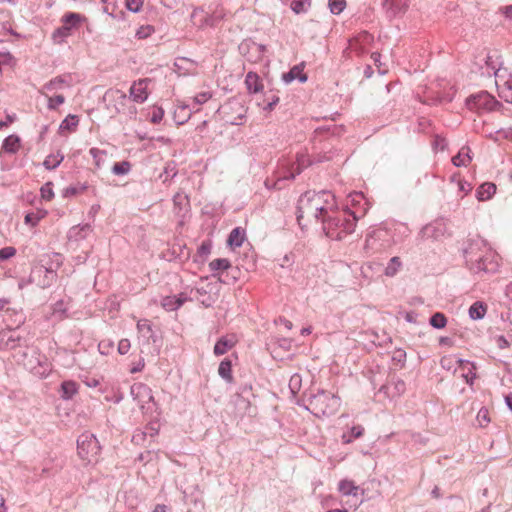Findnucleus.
<instances>
[{
	"instance_id": "obj_43",
	"label": "nucleus",
	"mask_w": 512,
	"mask_h": 512,
	"mask_svg": "<svg viewBox=\"0 0 512 512\" xmlns=\"http://www.w3.org/2000/svg\"><path fill=\"white\" fill-rule=\"evenodd\" d=\"M346 6L345 0H329V8L333 14H340Z\"/></svg>"
},
{
	"instance_id": "obj_8",
	"label": "nucleus",
	"mask_w": 512,
	"mask_h": 512,
	"mask_svg": "<svg viewBox=\"0 0 512 512\" xmlns=\"http://www.w3.org/2000/svg\"><path fill=\"white\" fill-rule=\"evenodd\" d=\"M151 80L148 78L135 81L130 87V97L137 103H143L147 100L149 92V84Z\"/></svg>"
},
{
	"instance_id": "obj_17",
	"label": "nucleus",
	"mask_w": 512,
	"mask_h": 512,
	"mask_svg": "<svg viewBox=\"0 0 512 512\" xmlns=\"http://www.w3.org/2000/svg\"><path fill=\"white\" fill-rule=\"evenodd\" d=\"M457 363L459 364V371L461 373V376L465 379L467 383H472V380L475 378V366L473 363L469 361L464 360H458Z\"/></svg>"
},
{
	"instance_id": "obj_60",
	"label": "nucleus",
	"mask_w": 512,
	"mask_h": 512,
	"mask_svg": "<svg viewBox=\"0 0 512 512\" xmlns=\"http://www.w3.org/2000/svg\"><path fill=\"white\" fill-rule=\"evenodd\" d=\"M440 343H441V344H445V345H452L451 340H450L449 338H447V337H443V338H441V339H440Z\"/></svg>"
},
{
	"instance_id": "obj_20",
	"label": "nucleus",
	"mask_w": 512,
	"mask_h": 512,
	"mask_svg": "<svg viewBox=\"0 0 512 512\" xmlns=\"http://www.w3.org/2000/svg\"><path fill=\"white\" fill-rule=\"evenodd\" d=\"M350 203L352 206L359 205L361 206L360 209L355 210L357 212L358 219L360 217H363L367 212V203L364 199L363 194L361 193H353L350 194Z\"/></svg>"
},
{
	"instance_id": "obj_3",
	"label": "nucleus",
	"mask_w": 512,
	"mask_h": 512,
	"mask_svg": "<svg viewBox=\"0 0 512 512\" xmlns=\"http://www.w3.org/2000/svg\"><path fill=\"white\" fill-rule=\"evenodd\" d=\"M86 21L87 18L80 13H65L61 18V26L52 33L54 43L60 44L64 42L67 37L72 35L74 30H77Z\"/></svg>"
},
{
	"instance_id": "obj_37",
	"label": "nucleus",
	"mask_w": 512,
	"mask_h": 512,
	"mask_svg": "<svg viewBox=\"0 0 512 512\" xmlns=\"http://www.w3.org/2000/svg\"><path fill=\"white\" fill-rule=\"evenodd\" d=\"M86 185H77V186H69L63 190L64 197L76 196L78 194H82L86 191Z\"/></svg>"
},
{
	"instance_id": "obj_51",
	"label": "nucleus",
	"mask_w": 512,
	"mask_h": 512,
	"mask_svg": "<svg viewBox=\"0 0 512 512\" xmlns=\"http://www.w3.org/2000/svg\"><path fill=\"white\" fill-rule=\"evenodd\" d=\"M90 154L92 155L94 161H95V165L97 167H100V162L103 158V156L106 154L105 151H102L98 148H91L90 149Z\"/></svg>"
},
{
	"instance_id": "obj_10",
	"label": "nucleus",
	"mask_w": 512,
	"mask_h": 512,
	"mask_svg": "<svg viewBox=\"0 0 512 512\" xmlns=\"http://www.w3.org/2000/svg\"><path fill=\"white\" fill-rule=\"evenodd\" d=\"M409 0H384L383 6L392 16L404 14L409 6Z\"/></svg>"
},
{
	"instance_id": "obj_22",
	"label": "nucleus",
	"mask_w": 512,
	"mask_h": 512,
	"mask_svg": "<svg viewBox=\"0 0 512 512\" xmlns=\"http://www.w3.org/2000/svg\"><path fill=\"white\" fill-rule=\"evenodd\" d=\"M496 192V185L490 182L482 184L477 190V198L486 201L492 198Z\"/></svg>"
},
{
	"instance_id": "obj_41",
	"label": "nucleus",
	"mask_w": 512,
	"mask_h": 512,
	"mask_svg": "<svg viewBox=\"0 0 512 512\" xmlns=\"http://www.w3.org/2000/svg\"><path fill=\"white\" fill-rule=\"evenodd\" d=\"M212 248V244L210 241H204L201 243L197 250V256L205 261L207 256L210 254Z\"/></svg>"
},
{
	"instance_id": "obj_14",
	"label": "nucleus",
	"mask_w": 512,
	"mask_h": 512,
	"mask_svg": "<svg viewBox=\"0 0 512 512\" xmlns=\"http://www.w3.org/2000/svg\"><path fill=\"white\" fill-rule=\"evenodd\" d=\"M245 85L249 93H259L263 90L264 85L259 77V75L255 72H248L245 77Z\"/></svg>"
},
{
	"instance_id": "obj_32",
	"label": "nucleus",
	"mask_w": 512,
	"mask_h": 512,
	"mask_svg": "<svg viewBox=\"0 0 512 512\" xmlns=\"http://www.w3.org/2000/svg\"><path fill=\"white\" fill-rule=\"evenodd\" d=\"M486 313V306L481 302H475L469 309V315L472 319H482Z\"/></svg>"
},
{
	"instance_id": "obj_50",
	"label": "nucleus",
	"mask_w": 512,
	"mask_h": 512,
	"mask_svg": "<svg viewBox=\"0 0 512 512\" xmlns=\"http://www.w3.org/2000/svg\"><path fill=\"white\" fill-rule=\"evenodd\" d=\"M459 359L453 356H444L440 360V364L444 369L450 370L453 368L454 363H457Z\"/></svg>"
},
{
	"instance_id": "obj_57",
	"label": "nucleus",
	"mask_w": 512,
	"mask_h": 512,
	"mask_svg": "<svg viewBox=\"0 0 512 512\" xmlns=\"http://www.w3.org/2000/svg\"><path fill=\"white\" fill-rule=\"evenodd\" d=\"M168 507L164 504H158L155 506L153 512H167Z\"/></svg>"
},
{
	"instance_id": "obj_28",
	"label": "nucleus",
	"mask_w": 512,
	"mask_h": 512,
	"mask_svg": "<svg viewBox=\"0 0 512 512\" xmlns=\"http://www.w3.org/2000/svg\"><path fill=\"white\" fill-rule=\"evenodd\" d=\"M20 148V138L16 135L8 136L2 145V149L8 153H15Z\"/></svg>"
},
{
	"instance_id": "obj_4",
	"label": "nucleus",
	"mask_w": 512,
	"mask_h": 512,
	"mask_svg": "<svg viewBox=\"0 0 512 512\" xmlns=\"http://www.w3.org/2000/svg\"><path fill=\"white\" fill-rule=\"evenodd\" d=\"M316 415L329 416L335 414L341 405L340 398L328 391L317 393L310 402Z\"/></svg>"
},
{
	"instance_id": "obj_34",
	"label": "nucleus",
	"mask_w": 512,
	"mask_h": 512,
	"mask_svg": "<svg viewBox=\"0 0 512 512\" xmlns=\"http://www.w3.org/2000/svg\"><path fill=\"white\" fill-rule=\"evenodd\" d=\"M364 428L360 425L351 428L350 434H343L342 441L345 444L351 443L354 439L359 438L363 435Z\"/></svg>"
},
{
	"instance_id": "obj_26",
	"label": "nucleus",
	"mask_w": 512,
	"mask_h": 512,
	"mask_svg": "<svg viewBox=\"0 0 512 512\" xmlns=\"http://www.w3.org/2000/svg\"><path fill=\"white\" fill-rule=\"evenodd\" d=\"M218 373L228 383H232L234 379L232 375L231 361L228 359H224L219 365Z\"/></svg>"
},
{
	"instance_id": "obj_1",
	"label": "nucleus",
	"mask_w": 512,
	"mask_h": 512,
	"mask_svg": "<svg viewBox=\"0 0 512 512\" xmlns=\"http://www.w3.org/2000/svg\"><path fill=\"white\" fill-rule=\"evenodd\" d=\"M336 207L335 196L331 192H306L298 202V223L307 227L319 221L324 222Z\"/></svg>"
},
{
	"instance_id": "obj_55",
	"label": "nucleus",
	"mask_w": 512,
	"mask_h": 512,
	"mask_svg": "<svg viewBox=\"0 0 512 512\" xmlns=\"http://www.w3.org/2000/svg\"><path fill=\"white\" fill-rule=\"evenodd\" d=\"M14 120H15L14 116L8 115L4 121H0V130L3 129L4 127L9 126L10 124H12L14 122Z\"/></svg>"
},
{
	"instance_id": "obj_12",
	"label": "nucleus",
	"mask_w": 512,
	"mask_h": 512,
	"mask_svg": "<svg viewBox=\"0 0 512 512\" xmlns=\"http://www.w3.org/2000/svg\"><path fill=\"white\" fill-rule=\"evenodd\" d=\"M71 86V83L69 81H67L66 78L64 77H57L53 80H51L50 82H48L44 87H43V94L45 96H48L49 94H55V93H58L60 90L64 89V88H68Z\"/></svg>"
},
{
	"instance_id": "obj_39",
	"label": "nucleus",
	"mask_w": 512,
	"mask_h": 512,
	"mask_svg": "<svg viewBox=\"0 0 512 512\" xmlns=\"http://www.w3.org/2000/svg\"><path fill=\"white\" fill-rule=\"evenodd\" d=\"M155 29L152 25H142L136 31V38L146 39L154 33Z\"/></svg>"
},
{
	"instance_id": "obj_54",
	"label": "nucleus",
	"mask_w": 512,
	"mask_h": 512,
	"mask_svg": "<svg viewBox=\"0 0 512 512\" xmlns=\"http://www.w3.org/2000/svg\"><path fill=\"white\" fill-rule=\"evenodd\" d=\"M499 11L507 18L512 20V5L501 7Z\"/></svg>"
},
{
	"instance_id": "obj_16",
	"label": "nucleus",
	"mask_w": 512,
	"mask_h": 512,
	"mask_svg": "<svg viewBox=\"0 0 512 512\" xmlns=\"http://www.w3.org/2000/svg\"><path fill=\"white\" fill-rule=\"evenodd\" d=\"M338 490L343 496H358L360 488L354 481L343 479L338 483Z\"/></svg>"
},
{
	"instance_id": "obj_11",
	"label": "nucleus",
	"mask_w": 512,
	"mask_h": 512,
	"mask_svg": "<svg viewBox=\"0 0 512 512\" xmlns=\"http://www.w3.org/2000/svg\"><path fill=\"white\" fill-rule=\"evenodd\" d=\"M478 270L486 272H495L498 268L497 256L494 252L488 251L478 261Z\"/></svg>"
},
{
	"instance_id": "obj_52",
	"label": "nucleus",
	"mask_w": 512,
	"mask_h": 512,
	"mask_svg": "<svg viewBox=\"0 0 512 512\" xmlns=\"http://www.w3.org/2000/svg\"><path fill=\"white\" fill-rule=\"evenodd\" d=\"M131 348V343L128 339H122L118 343V352L122 355L127 354Z\"/></svg>"
},
{
	"instance_id": "obj_33",
	"label": "nucleus",
	"mask_w": 512,
	"mask_h": 512,
	"mask_svg": "<svg viewBox=\"0 0 512 512\" xmlns=\"http://www.w3.org/2000/svg\"><path fill=\"white\" fill-rule=\"evenodd\" d=\"M401 265H402V263H401V260L399 257H397V256L392 257L385 269V275L389 276V277H393L394 275L397 274V272L401 268Z\"/></svg>"
},
{
	"instance_id": "obj_15",
	"label": "nucleus",
	"mask_w": 512,
	"mask_h": 512,
	"mask_svg": "<svg viewBox=\"0 0 512 512\" xmlns=\"http://www.w3.org/2000/svg\"><path fill=\"white\" fill-rule=\"evenodd\" d=\"M79 119L76 115L69 114L60 124L58 132L61 135H67L76 131Z\"/></svg>"
},
{
	"instance_id": "obj_49",
	"label": "nucleus",
	"mask_w": 512,
	"mask_h": 512,
	"mask_svg": "<svg viewBox=\"0 0 512 512\" xmlns=\"http://www.w3.org/2000/svg\"><path fill=\"white\" fill-rule=\"evenodd\" d=\"M164 117V110L161 107H154L150 121L154 124L160 123Z\"/></svg>"
},
{
	"instance_id": "obj_56",
	"label": "nucleus",
	"mask_w": 512,
	"mask_h": 512,
	"mask_svg": "<svg viewBox=\"0 0 512 512\" xmlns=\"http://www.w3.org/2000/svg\"><path fill=\"white\" fill-rule=\"evenodd\" d=\"M459 189L462 192H464V194H467L471 190V187H470L469 184L460 181L459 182Z\"/></svg>"
},
{
	"instance_id": "obj_64",
	"label": "nucleus",
	"mask_w": 512,
	"mask_h": 512,
	"mask_svg": "<svg viewBox=\"0 0 512 512\" xmlns=\"http://www.w3.org/2000/svg\"><path fill=\"white\" fill-rule=\"evenodd\" d=\"M327 512H348L346 509H331V510H328Z\"/></svg>"
},
{
	"instance_id": "obj_62",
	"label": "nucleus",
	"mask_w": 512,
	"mask_h": 512,
	"mask_svg": "<svg viewBox=\"0 0 512 512\" xmlns=\"http://www.w3.org/2000/svg\"><path fill=\"white\" fill-rule=\"evenodd\" d=\"M506 294L509 295V296H512V283L507 285V287H506Z\"/></svg>"
},
{
	"instance_id": "obj_45",
	"label": "nucleus",
	"mask_w": 512,
	"mask_h": 512,
	"mask_svg": "<svg viewBox=\"0 0 512 512\" xmlns=\"http://www.w3.org/2000/svg\"><path fill=\"white\" fill-rule=\"evenodd\" d=\"M41 197L47 201H50L54 197L53 185L51 182H47L41 187Z\"/></svg>"
},
{
	"instance_id": "obj_25",
	"label": "nucleus",
	"mask_w": 512,
	"mask_h": 512,
	"mask_svg": "<svg viewBox=\"0 0 512 512\" xmlns=\"http://www.w3.org/2000/svg\"><path fill=\"white\" fill-rule=\"evenodd\" d=\"M16 64L17 60L10 52H0V73L3 69L13 70Z\"/></svg>"
},
{
	"instance_id": "obj_58",
	"label": "nucleus",
	"mask_w": 512,
	"mask_h": 512,
	"mask_svg": "<svg viewBox=\"0 0 512 512\" xmlns=\"http://www.w3.org/2000/svg\"><path fill=\"white\" fill-rule=\"evenodd\" d=\"M505 401L509 409L512 411V393L505 396Z\"/></svg>"
},
{
	"instance_id": "obj_35",
	"label": "nucleus",
	"mask_w": 512,
	"mask_h": 512,
	"mask_svg": "<svg viewBox=\"0 0 512 512\" xmlns=\"http://www.w3.org/2000/svg\"><path fill=\"white\" fill-rule=\"evenodd\" d=\"M46 97L48 99V108L52 110L57 109L65 102V97L62 93L49 94Z\"/></svg>"
},
{
	"instance_id": "obj_18",
	"label": "nucleus",
	"mask_w": 512,
	"mask_h": 512,
	"mask_svg": "<svg viewBox=\"0 0 512 512\" xmlns=\"http://www.w3.org/2000/svg\"><path fill=\"white\" fill-rule=\"evenodd\" d=\"M310 163L311 161L309 155L306 152L298 153L296 157V162L292 166L293 171L290 176L293 178L295 177V175L300 174L304 168L310 165Z\"/></svg>"
},
{
	"instance_id": "obj_40",
	"label": "nucleus",
	"mask_w": 512,
	"mask_h": 512,
	"mask_svg": "<svg viewBox=\"0 0 512 512\" xmlns=\"http://www.w3.org/2000/svg\"><path fill=\"white\" fill-rule=\"evenodd\" d=\"M46 216L45 211H39L37 213H29L25 216L26 224H30L31 226H35L38 222Z\"/></svg>"
},
{
	"instance_id": "obj_61",
	"label": "nucleus",
	"mask_w": 512,
	"mask_h": 512,
	"mask_svg": "<svg viewBox=\"0 0 512 512\" xmlns=\"http://www.w3.org/2000/svg\"><path fill=\"white\" fill-rule=\"evenodd\" d=\"M311 333V328L310 327H307V328H303L301 330V334L302 335H309Z\"/></svg>"
},
{
	"instance_id": "obj_53",
	"label": "nucleus",
	"mask_w": 512,
	"mask_h": 512,
	"mask_svg": "<svg viewBox=\"0 0 512 512\" xmlns=\"http://www.w3.org/2000/svg\"><path fill=\"white\" fill-rule=\"evenodd\" d=\"M279 102V97L277 96H273L271 101L267 102L264 106H263V109L265 111H268V112H271L275 106L278 104Z\"/></svg>"
},
{
	"instance_id": "obj_21",
	"label": "nucleus",
	"mask_w": 512,
	"mask_h": 512,
	"mask_svg": "<svg viewBox=\"0 0 512 512\" xmlns=\"http://www.w3.org/2000/svg\"><path fill=\"white\" fill-rule=\"evenodd\" d=\"M244 239L245 231L240 227H236L231 231L227 243L230 247L236 248L240 247L243 244Z\"/></svg>"
},
{
	"instance_id": "obj_48",
	"label": "nucleus",
	"mask_w": 512,
	"mask_h": 512,
	"mask_svg": "<svg viewBox=\"0 0 512 512\" xmlns=\"http://www.w3.org/2000/svg\"><path fill=\"white\" fill-rule=\"evenodd\" d=\"M212 97L210 92H200L193 98V103L200 106Z\"/></svg>"
},
{
	"instance_id": "obj_24",
	"label": "nucleus",
	"mask_w": 512,
	"mask_h": 512,
	"mask_svg": "<svg viewBox=\"0 0 512 512\" xmlns=\"http://www.w3.org/2000/svg\"><path fill=\"white\" fill-rule=\"evenodd\" d=\"M191 116V111L188 109L186 105H177L173 118L176 121L177 125H182L188 121Z\"/></svg>"
},
{
	"instance_id": "obj_46",
	"label": "nucleus",
	"mask_w": 512,
	"mask_h": 512,
	"mask_svg": "<svg viewBox=\"0 0 512 512\" xmlns=\"http://www.w3.org/2000/svg\"><path fill=\"white\" fill-rule=\"evenodd\" d=\"M309 0H295L291 3V9L296 13H302L306 11V3H308Z\"/></svg>"
},
{
	"instance_id": "obj_29",
	"label": "nucleus",
	"mask_w": 512,
	"mask_h": 512,
	"mask_svg": "<svg viewBox=\"0 0 512 512\" xmlns=\"http://www.w3.org/2000/svg\"><path fill=\"white\" fill-rule=\"evenodd\" d=\"M78 384L74 381H64L61 385L62 398L71 399L75 394L78 393Z\"/></svg>"
},
{
	"instance_id": "obj_13",
	"label": "nucleus",
	"mask_w": 512,
	"mask_h": 512,
	"mask_svg": "<svg viewBox=\"0 0 512 512\" xmlns=\"http://www.w3.org/2000/svg\"><path fill=\"white\" fill-rule=\"evenodd\" d=\"M237 341L235 335L221 337L214 346V353L218 356L225 354L236 345Z\"/></svg>"
},
{
	"instance_id": "obj_36",
	"label": "nucleus",
	"mask_w": 512,
	"mask_h": 512,
	"mask_svg": "<svg viewBox=\"0 0 512 512\" xmlns=\"http://www.w3.org/2000/svg\"><path fill=\"white\" fill-rule=\"evenodd\" d=\"M131 170V164L128 161L117 162L113 165L112 171L116 175H125Z\"/></svg>"
},
{
	"instance_id": "obj_30",
	"label": "nucleus",
	"mask_w": 512,
	"mask_h": 512,
	"mask_svg": "<svg viewBox=\"0 0 512 512\" xmlns=\"http://www.w3.org/2000/svg\"><path fill=\"white\" fill-rule=\"evenodd\" d=\"M132 393L136 397L142 396L143 398H147V400H140L142 403L149 402L153 399L151 390L144 384H135L132 386Z\"/></svg>"
},
{
	"instance_id": "obj_5",
	"label": "nucleus",
	"mask_w": 512,
	"mask_h": 512,
	"mask_svg": "<svg viewBox=\"0 0 512 512\" xmlns=\"http://www.w3.org/2000/svg\"><path fill=\"white\" fill-rule=\"evenodd\" d=\"M79 457L87 464L96 463L100 454V446L96 437L92 434H82L77 441Z\"/></svg>"
},
{
	"instance_id": "obj_47",
	"label": "nucleus",
	"mask_w": 512,
	"mask_h": 512,
	"mask_svg": "<svg viewBox=\"0 0 512 512\" xmlns=\"http://www.w3.org/2000/svg\"><path fill=\"white\" fill-rule=\"evenodd\" d=\"M16 249L11 246L0 249V261L7 260L15 256Z\"/></svg>"
},
{
	"instance_id": "obj_9",
	"label": "nucleus",
	"mask_w": 512,
	"mask_h": 512,
	"mask_svg": "<svg viewBox=\"0 0 512 512\" xmlns=\"http://www.w3.org/2000/svg\"><path fill=\"white\" fill-rule=\"evenodd\" d=\"M188 301V297L185 293L179 295L166 296L161 300V306L166 311H175L180 308L185 302Z\"/></svg>"
},
{
	"instance_id": "obj_44",
	"label": "nucleus",
	"mask_w": 512,
	"mask_h": 512,
	"mask_svg": "<svg viewBox=\"0 0 512 512\" xmlns=\"http://www.w3.org/2000/svg\"><path fill=\"white\" fill-rule=\"evenodd\" d=\"M144 4V0H125V7L134 13L140 12Z\"/></svg>"
},
{
	"instance_id": "obj_59",
	"label": "nucleus",
	"mask_w": 512,
	"mask_h": 512,
	"mask_svg": "<svg viewBox=\"0 0 512 512\" xmlns=\"http://www.w3.org/2000/svg\"><path fill=\"white\" fill-rule=\"evenodd\" d=\"M0 512H6L5 500L2 495H0Z\"/></svg>"
},
{
	"instance_id": "obj_6",
	"label": "nucleus",
	"mask_w": 512,
	"mask_h": 512,
	"mask_svg": "<svg viewBox=\"0 0 512 512\" xmlns=\"http://www.w3.org/2000/svg\"><path fill=\"white\" fill-rule=\"evenodd\" d=\"M495 84L500 98L512 103V71L506 67H500L495 72Z\"/></svg>"
},
{
	"instance_id": "obj_63",
	"label": "nucleus",
	"mask_w": 512,
	"mask_h": 512,
	"mask_svg": "<svg viewBox=\"0 0 512 512\" xmlns=\"http://www.w3.org/2000/svg\"><path fill=\"white\" fill-rule=\"evenodd\" d=\"M8 304V301L5 299H0V309H3Z\"/></svg>"
},
{
	"instance_id": "obj_38",
	"label": "nucleus",
	"mask_w": 512,
	"mask_h": 512,
	"mask_svg": "<svg viewBox=\"0 0 512 512\" xmlns=\"http://www.w3.org/2000/svg\"><path fill=\"white\" fill-rule=\"evenodd\" d=\"M446 317L444 314L442 313H435L431 318H430V324L435 327V328H444L446 326Z\"/></svg>"
},
{
	"instance_id": "obj_7",
	"label": "nucleus",
	"mask_w": 512,
	"mask_h": 512,
	"mask_svg": "<svg viewBox=\"0 0 512 512\" xmlns=\"http://www.w3.org/2000/svg\"><path fill=\"white\" fill-rule=\"evenodd\" d=\"M498 102L486 91H481L467 99V106L472 111H492Z\"/></svg>"
},
{
	"instance_id": "obj_42",
	"label": "nucleus",
	"mask_w": 512,
	"mask_h": 512,
	"mask_svg": "<svg viewBox=\"0 0 512 512\" xmlns=\"http://www.w3.org/2000/svg\"><path fill=\"white\" fill-rule=\"evenodd\" d=\"M476 420L481 427H485L490 423L489 411L486 408H481L478 413Z\"/></svg>"
},
{
	"instance_id": "obj_23",
	"label": "nucleus",
	"mask_w": 512,
	"mask_h": 512,
	"mask_svg": "<svg viewBox=\"0 0 512 512\" xmlns=\"http://www.w3.org/2000/svg\"><path fill=\"white\" fill-rule=\"evenodd\" d=\"M470 148L462 147L457 155L452 158V162L455 166H467L471 162Z\"/></svg>"
},
{
	"instance_id": "obj_19",
	"label": "nucleus",
	"mask_w": 512,
	"mask_h": 512,
	"mask_svg": "<svg viewBox=\"0 0 512 512\" xmlns=\"http://www.w3.org/2000/svg\"><path fill=\"white\" fill-rule=\"evenodd\" d=\"M303 70H304L303 64L295 65L288 73L283 75V80L287 83H289L295 79H298L301 82H306L307 76L303 72Z\"/></svg>"
},
{
	"instance_id": "obj_27",
	"label": "nucleus",
	"mask_w": 512,
	"mask_h": 512,
	"mask_svg": "<svg viewBox=\"0 0 512 512\" xmlns=\"http://www.w3.org/2000/svg\"><path fill=\"white\" fill-rule=\"evenodd\" d=\"M63 159H64V155L60 151H57L56 153H52V154L48 155L45 158L43 165L45 166L46 169L52 170V169H55L56 167H58L61 164V162L63 161Z\"/></svg>"
},
{
	"instance_id": "obj_2",
	"label": "nucleus",
	"mask_w": 512,
	"mask_h": 512,
	"mask_svg": "<svg viewBox=\"0 0 512 512\" xmlns=\"http://www.w3.org/2000/svg\"><path fill=\"white\" fill-rule=\"evenodd\" d=\"M357 220L356 211L345 210L337 212L334 209V213L329 214L323 222V229L328 237L341 239L354 231Z\"/></svg>"
},
{
	"instance_id": "obj_31",
	"label": "nucleus",
	"mask_w": 512,
	"mask_h": 512,
	"mask_svg": "<svg viewBox=\"0 0 512 512\" xmlns=\"http://www.w3.org/2000/svg\"><path fill=\"white\" fill-rule=\"evenodd\" d=\"M231 267V263L226 258L214 259L209 263V268L212 272L225 271Z\"/></svg>"
}]
</instances>
